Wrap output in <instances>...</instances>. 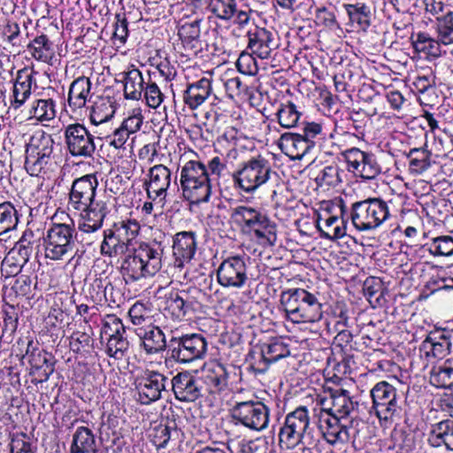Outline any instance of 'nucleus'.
I'll use <instances>...</instances> for the list:
<instances>
[{"label": "nucleus", "instance_id": "1", "mask_svg": "<svg viewBox=\"0 0 453 453\" xmlns=\"http://www.w3.org/2000/svg\"><path fill=\"white\" fill-rule=\"evenodd\" d=\"M319 441V434L311 424L309 411L299 406L288 412L279 431V443L281 449H293L302 446L303 452L311 453V449Z\"/></svg>", "mask_w": 453, "mask_h": 453}, {"label": "nucleus", "instance_id": "2", "mask_svg": "<svg viewBox=\"0 0 453 453\" xmlns=\"http://www.w3.org/2000/svg\"><path fill=\"white\" fill-rule=\"evenodd\" d=\"M230 219L242 234L256 239L263 246L272 247L277 242V226L262 210L250 205L232 209Z\"/></svg>", "mask_w": 453, "mask_h": 453}, {"label": "nucleus", "instance_id": "3", "mask_svg": "<svg viewBox=\"0 0 453 453\" xmlns=\"http://www.w3.org/2000/svg\"><path fill=\"white\" fill-rule=\"evenodd\" d=\"M280 301L286 319L293 323H315L323 317L322 303L317 295L304 288L282 291Z\"/></svg>", "mask_w": 453, "mask_h": 453}, {"label": "nucleus", "instance_id": "4", "mask_svg": "<svg viewBox=\"0 0 453 453\" xmlns=\"http://www.w3.org/2000/svg\"><path fill=\"white\" fill-rule=\"evenodd\" d=\"M162 267V250L157 243H141L124 258L121 273L127 283L154 276Z\"/></svg>", "mask_w": 453, "mask_h": 453}, {"label": "nucleus", "instance_id": "5", "mask_svg": "<svg viewBox=\"0 0 453 453\" xmlns=\"http://www.w3.org/2000/svg\"><path fill=\"white\" fill-rule=\"evenodd\" d=\"M180 183L183 197L193 204L207 203L211 196V179L206 165L190 160L180 170Z\"/></svg>", "mask_w": 453, "mask_h": 453}, {"label": "nucleus", "instance_id": "6", "mask_svg": "<svg viewBox=\"0 0 453 453\" xmlns=\"http://www.w3.org/2000/svg\"><path fill=\"white\" fill-rule=\"evenodd\" d=\"M372 406L370 413H373L380 425L388 426L397 423L403 413L401 395L396 388L388 381L377 382L370 390Z\"/></svg>", "mask_w": 453, "mask_h": 453}, {"label": "nucleus", "instance_id": "7", "mask_svg": "<svg viewBox=\"0 0 453 453\" xmlns=\"http://www.w3.org/2000/svg\"><path fill=\"white\" fill-rule=\"evenodd\" d=\"M391 201L380 197L367 198L352 203L350 219L360 232L373 231L392 218L389 207Z\"/></svg>", "mask_w": 453, "mask_h": 453}, {"label": "nucleus", "instance_id": "8", "mask_svg": "<svg viewBox=\"0 0 453 453\" xmlns=\"http://www.w3.org/2000/svg\"><path fill=\"white\" fill-rule=\"evenodd\" d=\"M55 142L51 135L35 132L26 146L25 168L31 176H44L55 165L53 151Z\"/></svg>", "mask_w": 453, "mask_h": 453}, {"label": "nucleus", "instance_id": "9", "mask_svg": "<svg viewBox=\"0 0 453 453\" xmlns=\"http://www.w3.org/2000/svg\"><path fill=\"white\" fill-rule=\"evenodd\" d=\"M76 246V229L73 224L53 223L42 237L44 257L50 261H64Z\"/></svg>", "mask_w": 453, "mask_h": 453}, {"label": "nucleus", "instance_id": "10", "mask_svg": "<svg viewBox=\"0 0 453 453\" xmlns=\"http://www.w3.org/2000/svg\"><path fill=\"white\" fill-rule=\"evenodd\" d=\"M270 415L269 406L258 400L236 401L230 409L235 425L254 432H262L268 427Z\"/></svg>", "mask_w": 453, "mask_h": 453}, {"label": "nucleus", "instance_id": "11", "mask_svg": "<svg viewBox=\"0 0 453 453\" xmlns=\"http://www.w3.org/2000/svg\"><path fill=\"white\" fill-rule=\"evenodd\" d=\"M207 347L206 339L200 334L173 335L167 353L175 362L188 364L204 357Z\"/></svg>", "mask_w": 453, "mask_h": 453}, {"label": "nucleus", "instance_id": "12", "mask_svg": "<svg viewBox=\"0 0 453 453\" xmlns=\"http://www.w3.org/2000/svg\"><path fill=\"white\" fill-rule=\"evenodd\" d=\"M277 177L270 162L258 156L244 162L242 166L234 174V179L245 192H253L265 184L272 177Z\"/></svg>", "mask_w": 453, "mask_h": 453}, {"label": "nucleus", "instance_id": "13", "mask_svg": "<svg viewBox=\"0 0 453 453\" xmlns=\"http://www.w3.org/2000/svg\"><path fill=\"white\" fill-rule=\"evenodd\" d=\"M245 255L229 256L223 259L217 269V280L220 286L227 288L240 289L248 280L247 261Z\"/></svg>", "mask_w": 453, "mask_h": 453}, {"label": "nucleus", "instance_id": "14", "mask_svg": "<svg viewBox=\"0 0 453 453\" xmlns=\"http://www.w3.org/2000/svg\"><path fill=\"white\" fill-rule=\"evenodd\" d=\"M319 434L331 445L344 443L355 437L356 430L348 424L343 423L342 418L329 414L328 412L315 410Z\"/></svg>", "mask_w": 453, "mask_h": 453}, {"label": "nucleus", "instance_id": "15", "mask_svg": "<svg viewBox=\"0 0 453 453\" xmlns=\"http://www.w3.org/2000/svg\"><path fill=\"white\" fill-rule=\"evenodd\" d=\"M290 350L287 344L280 341H273L252 349L249 354L250 368L256 374L265 373L273 363L289 356Z\"/></svg>", "mask_w": 453, "mask_h": 453}, {"label": "nucleus", "instance_id": "16", "mask_svg": "<svg viewBox=\"0 0 453 453\" xmlns=\"http://www.w3.org/2000/svg\"><path fill=\"white\" fill-rule=\"evenodd\" d=\"M335 210L340 214L342 213V206L334 205L331 202H324L321 203L319 211L317 214L316 226L320 232V236L325 239H340L346 234L344 220L334 213Z\"/></svg>", "mask_w": 453, "mask_h": 453}, {"label": "nucleus", "instance_id": "17", "mask_svg": "<svg viewBox=\"0 0 453 453\" xmlns=\"http://www.w3.org/2000/svg\"><path fill=\"white\" fill-rule=\"evenodd\" d=\"M168 378L157 371L145 370L135 380V388L139 401L142 404H150L162 397L168 384Z\"/></svg>", "mask_w": 453, "mask_h": 453}, {"label": "nucleus", "instance_id": "18", "mask_svg": "<svg viewBox=\"0 0 453 453\" xmlns=\"http://www.w3.org/2000/svg\"><path fill=\"white\" fill-rule=\"evenodd\" d=\"M316 403L320 407L319 410L344 419L357 406V403L353 401L349 392L342 388L333 389L328 395H319Z\"/></svg>", "mask_w": 453, "mask_h": 453}, {"label": "nucleus", "instance_id": "19", "mask_svg": "<svg viewBox=\"0 0 453 453\" xmlns=\"http://www.w3.org/2000/svg\"><path fill=\"white\" fill-rule=\"evenodd\" d=\"M342 156L348 165V170L363 179H374L380 173V166L371 153L354 147L344 150Z\"/></svg>", "mask_w": 453, "mask_h": 453}, {"label": "nucleus", "instance_id": "20", "mask_svg": "<svg viewBox=\"0 0 453 453\" xmlns=\"http://www.w3.org/2000/svg\"><path fill=\"white\" fill-rule=\"evenodd\" d=\"M33 231L26 230L3 260L2 265L5 268L7 274H18L29 261L33 252Z\"/></svg>", "mask_w": 453, "mask_h": 453}, {"label": "nucleus", "instance_id": "21", "mask_svg": "<svg viewBox=\"0 0 453 453\" xmlns=\"http://www.w3.org/2000/svg\"><path fill=\"white\" fill-rule=\"evenodd\" d=\"M97 187L96 174L89 173L75 179L69 193V205L74 210H84L96 202L95 198Z\"/></svg>", "mask_w": 453, "mask_h": 453}, {"label": "nucleus", "instance_id": "22", "mask_svg": "<svg viewBox=\"0 0 453 453\" xmlns=\"http://www.w3.org/2000/svg\"><path fill=\"white\" fill-rule=\"evenodd\" d=\"M68 151L73 157H90L95 152L94 136L80 124L69 125L65 132Z\"/></svg>", "mask_w": 453, "mask_h": 453}, {"label": "nucleus", "instance_id": "23", "mask_svg": "<svg viewBox=\"0 0 453 453\" xmlns=\"http://www.w3.org/2000/svg\"><path fill=\"white\" fill-rule=\"evenodd\" d=\"M453 329L436 328L429 333L420 345V351L427 358L442 359L452 348Z\"/></svg>", "mask_w": 453, "mask_h": 453}, {"label": "nucleus", "instance_id": "24", "mask_svg": "<svg viewBox=\"0 0 453 453\" xmlns=\"http://www.w3.org/2000/svg\"><path fill=\"white\" fill-rule=\"evenodd\" d=\"M171 386L175 398L180 402H195L203 395L200 378L187 371L173 376Z\"/></svg>", "mask_w": 453, "mask_h": 453}, {"label": "nucleus", "instance_id": "25", "mask_svg": "<svg viewBox=\"0 0 453 453\" xmlns=\"http://www.w3.org/2000/svg\"><path fill=\"white\" fill-rule=\"evenodd\" d=\"M79 211L81 213L78 229L81 234H95L102 228L104 219L111 212L110 202L96 200L84 210Z\"/></svg>", "mask_w": 453, "mask_h": 453}, {"label": "nucleus", "instance_id": "26", "mask_svg": "<svg viewBox=\"0 0 453 453\" xmlns=\"http://www.w3.org/2000/svg\"><path fill=\"white\" fill-rule=\"evenodd\" d=\"M201 372V385L209 394H219L227 388L229 372L224 365L216 361L206 363Z\"/></svg>", "mask_w": 453, "mask_h": 453}, {"label": "nucleus", "instance_id": "27", "mask_svg": "<svg viewBox=\"0 0 453 453\" xmlns=\"http://www.w3.org/2000/svg\"><path fill=\"white\" fill-rule=\"evenodd\" d=\"M172 181V173L163 165H156L150 169L149 180L145 182L148 197L153 201L159 199L162 203Z\"/></svg>", "mask_w": 453, "mask_h": 453}, {"label": "nucleus", "instance_id": "28", "mask_svg": "<svg viewBox=\"0 0 453 453\" xmlns=\"http://www.w3.org/2000/svg\"><path fill=\"white\" fill-rule=\"evenodd\" d=\"M197 249L196 234L192 231H182L174 234L173 240V255L174 265L183 268L191 262Z\"/></svg>", "mask_w": 453, "mask_h": 453}, {"label": "nucleus", "instance_id": "29", "mask_svg": "<svg viewBox=\"0 0 453 453\" xmlns=\"http://www.w3.org/2000/svg\"><path fill=\"white\" fill-rule=\"evenodd\" d=\"M247 36L248 49L261 59L270 58L272 51L277 48L274 34L265 27H254L248 31Z\"/></svg>", "mask_w": 453, "mask_h": 453}, {"label": "nucleus", "instance_id": "30", "mask_svg": "<svg viewBox=\"0 0 453 453\" xmlns=\"http://www.w3.org/2000/svg\"><path fill=\"white\" fill-rule=\"evenodd\" d=\"M90 88V80L85 76L79 77L72 82L68 93V104L72 111L86 107L90 110V113H96V103L91 102V97L88 100Z\"/></svg>", "mask_w": 453, "mask_h": 453}, {"label": "nucleus", "instance_id": "31", "mask_svg": "<svg viewBox=\"0 0 453 453\" xmlns=\"http://www.w3.org/2000/svg\"><path fill=\"white\" fill-rule=\"evenodd\" d=\"M143 350L150 355L165 350L168 345L164 332L159 326L152 324L136 329Z\"/></svg>", "mask_w": 453, "mask_h": 453}, {"label": "nucleus", "instance_id": "32", "mask_svg": "<svg viewBox=\"0 0 453 453\" xmlns=\"http://www.w3.org/2000/svg\"><path fill=\"white\" fill-rule=\"evenodd\" d=\"M279 147L286 156L296 160L303 158L314 147V142L301 134L285 133L279 140Z\"/></svg>", "mask_w": 453, "mask_h": 453}, {"label": "nucleus", "instance_id": "33", "mask_svg": "<svg viewBox=\"0 0 453 453\" xmlns=\"http://www.w3.org/2000/svg\"><path fill=\"white\" fill-rule=\"evenodd\" d=\"M427 441L434 448L444 447L453 450V420L444 419L431 425Z\"/></svg>", "mask_w": 453, "mask_h": 453}, {"label": "nucleus", "instance_id": "34", "mask_svg": "<svg viewBox=\"0 0 453 453\" xmlns=\"http://www.w3.org/2000/svg\"><path fill=\"white\" fill-rule=\"evenodd\" d=\"M196 304V302L188 299L187 292L173 291L166 296L165 316L171 315L173 319H180L189 310H195Z\"/></svg>", "mask_w": 453, "mask_h": 453}, {"label": "nucleus", "instance_id": "35", "mask_svg": "<svg viewBox=\"0 0 453 453\" xmlns=\"http://www.w3.org/2000/svg\"><path fill=\"white\" fill-rule=\"evenodd\" d=\"M124 86V95L127 99L139 100L144 90V80L142 73L134 66L119 74Z\"/></svg>", "mask_w": 453, "mask_h": 453}, {"label": "nucleus", "instance_id": "36", "mask_svg": "<svg viewBox=\"0 0 453 453\" xmlns=\"http://www.w3.org/2000/svg\"><path fill=\"white\" fill-rule=\"evenodd\" d=\"M201 19L190 22H185L179 27L178 35L182 46L188 51L196 54L200 48V24Z\"/></svg>", "mask_w": 453, "mask_h": 453}, {"label": "nucleus", "instance_id": "37", "mask_svg": "<svg viewBox=\"0 0 453 453\" xmlns=\"http://www.w3.org/2000/svg\"><path fill=\"white\" fill-rule=\"evenodd\" d=\"M211 90V80L203 77L188 86L184 101L191 110H195L209 97Z\"/></svg>", "mask_w": 453, "mask_h": 453}, {"label": "nucleus", "instance_id": "38", "mask_svg": "<svg viewBox=\"0 0 453 453\" xmlns=\"http://www.w3.org/2000/svg\"><path fill=\"white\" fill-rule=\"evenodd\" d=\"M33 71L23 68L18 71L13 85L14 107L18 108L24 104L31 94L32 83L35 81Z\"/></svg>", "mask_w": 453, "mask_h": 453}, {"label": "nucleus", "instance_id": "39", "mask_svg": "<svg viewBox=\"0 0 453 453\" xmlns=\"http://www.w3.org/2000/svg\"><path fill=\"white\" fill-rule=\"evenodd\" d=\"M72 453H96V441L92 431L85 426L76 429L72 443Z\"/></svg>", "mask_w": 453, "mask_h": 453}, {"label": "nucleus", "instance_id": "40", "mask_svg": "<svg viewBox=\"0 0 453 453\" xmlns=\"http://www.w3.org/2000/svg\"><path fill=\"white\" fill-rule=\"evenodd\" d=\"M346 12L352 25L362 31H366L371 26V8L363 3L345 4Z\"/></svg>", "mask_w": 453, "mask_h": 453}, {"label": "nucleus", "instance_id": "41", "mask_svg": "<svg viewBox=\"0 0 453 453\" xmlns=\"http://www.w3.org/2000/svg\"><path fill=\"white\" fill-rule=\"evenodd\" d=\"M343 171L336 165H330L323 167L316 175L314 180L319 188L328 190L339 186L342 180Z\"/></svg>", "mask_w": 453, "mask_h": 453}, {"label": "nucleus", "instance_id": "42", "mask_svg": "<svg viewBox=\"0 0 453 453\" xmlns=\"http://www.w3.org/2000/svg\"><path fill=\"white\" fill-rule=\"evenodd\" d=\"M101 254L110 257L122 255L127 251V247L117 237L115 231L111 227L104 231V240L101 243Z\"/></svg>", "mask_w": 453, "mask_h": 453}, {"label": "nucleus", "instance_id": "43", "mask_svg": "<svg viewBox=\"0 0 453 453\" xmlns=\"http://www.w3.org/2000/svg\"><path fill=\"white\" fill-rule=\"evenodd\" d=\"M19 213L12 203L0 202V235L17 228Z\"/></svg>", "mask_w": 453, "mask_h": 453}, {"label": "nucleus", "instance_id": "44", "mask_svg": "<svg viewBox=\"0 0 453 453\" xmlns=\"http://www.w3.org/2000/svg\"><path fill=\"white\" fill-rule=\"evenodd\" d=\"M111 228L115 231L124 244L129 249L133 240H134L140 232V224L134 219H127L116 222Z\"/></svg>", "mask_w": 453, "mask_h": 453}, {"label": "nucleus", "instance_id": "45", "mask_svg": "<svg viewBox=\"0 0 453 453\" xmlns=\"http://www.w3.org/2000/svg\"><path fill=\"white\" fill-rule=\"evenodd\" d=\"M440 44H441V42L439 41L438 37L434 39L426 33H418L415 38L412 36V45L414 49L418 52H424L433 57L441 55Z\"/></svg>", "mask_w": 453, "mask_h": 453}, {"label": "nucleus", "instance_id": "46", "mask_svg": "<svg viewBox=\"0 0 453 453\" xmlns=\"http://www.w3.org/2000/svg\"><path fill=\"white\" fill-rule=\"evenodd\" d=\"M435 31L439 41L443 45L453 44V11L438 17L435 20Z\"/></svg>", "mask_w": 453, "mask_h": 453}, {"label": "nucleus", "instance_id": "47", "mask_svg": "<svg viewBox=\"0 0 453 453\" xmlns=\"http://www.w3.org/2000/svg\"><path fill=\"white\" fill-rule=\"evenodd\" d=\"M384 288L377 278H368L364 282V293L372 307L382 306L385 303Z\"/></svg>", "mask_w": 453, "mask_h": 453}, {"label": "nucleus", "instance_id": "48", "mask_svg": "<svg viewBox=\"0 0 453 453\" xmlns=\"http://www.w3.org/2000/svg\"><path fill=\"white\" fill-rule=\"evenodd\" d=\"M109 289H113L109 280L106 277L103 278L102 276L96 275L88 285V293L94 302L101 303L104 300L107 302V293Z\"/></svg>", "mask_w": 453, "mask_h": 453}, {"label": "nucleus", "instance_id": "49", "mask_svg": "<svg viewBox=\"0 0 453 453\" xmlns=\"http://www.w3.org/2000/svg\"><path fill=\"white\" fill-rule=\"evenodd\" d=\"M426 245L433 256L450 257L453 255V237L450 235L437 236Z\"/></svg>", "mask_w": 453, "mask_h": 453}, {"label": "nucleus", "instance_id": "50", "mask_svg": "<svg viewBox=\"0 0 453 453\" xmlns=\"http://www.w3.org/2000/svg\"><path fill=\"white\" fill-rule=\"evenodd\" d=\"M429 380L436 388L453 387V374L442 363L432 367Z\"/></svg>", "mask_w": 453, "mask_h": 453}, {"label": "nucleus", "instance_id": "51", "mask_svg": "<svg viewBox=\"0 0 453 453\" xmlns=\"http://www.w3.org/2000/svg\"><path fill=\"white\" fill-rule=\"evenodd\" d=\"M129 348V342L127 341L125 334L117 335V337L108 338L105 352L106 354L115 358L116 360L122 359Z\"/></svg>", "mask_w": 453, "mask_h": 453}, {"label": "nucleus", "instance_id": "52", "mask_svg": "<svg viewBox=\"0 0 453 453\" xmlns=\"http://www.w3.org/2000/svg\"><path fill=\"white\" fill-rule=\"evenodd\" d=\"M410 159V166L418 173L427 170L430 166V152L425 149H411L407 154Z\"/></svg>", "mask_w": 453, "mask_h": 453}, {"label": "nucleus", "instance_id": "53", "mask_svg": "<svg viewBox=\"0 0 453 453\" xmlns=\"http://www.w3.org/2000/svg\"><path fill=\"white\" fill-rule=\"evenodd\" d=\"M27 49L33 58L39 61L47 62L49 59L48 52L51 50V43L47 35H42L35 37L27 45Z\"/></svg>", "mask_w": 453, "mask_h": 453}, {"label": "nucleus", "instance_id": "54", "mask_svg": "<svg viewBox=\"0 0 453 453\" xmlns=\"http://www.w3.org/2000/svg\"><path fill=\"white\" fill-rule=\"evenodd\" d=\"M102 338L117 337V335L126 334V328L119 318L115 315H108L104 319L101 330Z\"/></svg>", "mask_w": 453, "mask_h": 453}, {"label": "nucleus", "instance_id": "55", "mask_svg": "<svg viewBox=\"0 0 453 453\" xmlns=\"http://www.w3.org/2000/svg\"><path fill=\"white\" fill-rule=\"evenodd\" d=\"M150 312V309L146 307L144 303L136 302L129 309L128 315L134 325H144L147 326L152 324Z\"/></svg>", "mask_w": 453, "mask_h": 453}, {"label": "nucleus", "instance_id": "56", "mask_svg": "<svg viewBox=\"0 0 453 453\" xmlns=\"http://www.w3.org/2000/svg\"><path fill=\"white\" fill-rule=\"evenodd\" d=\"M91 344V335L85 331H74L69 337L70 349L77 354L88 351Z\"/></svg>", "mask_w": 453, "mask_h": 453}, {"label": "nucleus", "instance_id": "57", "mask_svg": "<svg viewBox=\"0 0 453 453\" xmlns=\"http://www.w3.org/2000/svg\"><path fill=\"white\" fill-rule=\"evenodd\" d=\"M211 10L219 19L228 20L236 12V3L235 0H212Z\"/></svg>", "mask_w": 453, "mask_h": 453}, {"label": "nucleus", "instance_id": "58", "mask_svg": "<svg viewBox=\"0 0 453 453\" xmlns=\"http://www.w3.org/2000/svg\"><path fill=\"white\" fill-rule=\"evenodd\" d=\"M26 356L28 357V362L34 368H42V366L52 363L48 357L49 354L45 351H41L34 343L33 340L28 341Z\"/></svg>", "mask_w": 453, "mask_h": 453}, {"label": "nucleus", "instance_id": "59", "mask_svg": "<svg viewBox=\"0 0 453 453\" xmlns=\"http://www.w3.org/2000/svg\"><path fill=\"white\" fill-rule=\"evenodd\" d=\"M434 80L427 76H418L413 81V88L419 94L418 101L420 104L432 106V104L427 102L426 95L430 92L434 93Z\"/></svg>", "mask_w": 453, "mask_h": 453}, {"label": "nucleus", "instance_id": "60", "mask_svg": "<svg viewBox=\"0 0 453 453\" xmlns=\"http://www.w3.org/2000/svg\"><path fill=\"white\" fill-rule=\"evenodd\" d=\"M417 4L420 7H424L426 12L434 16L435 19L438 17L443 16L447 11L451 10L440 0H417Z\"/></svg>", "mask_w": 453, "mask_h": 453}, {"label": "nucleus", "instance_id": "61", "mask_svg": "<svg viewBox=\"0 0 453 453\" xmlns=\"http://www.w3.org/2000/svg\"><path fill=\"white\" fill-rule=\"evenodd\" d=\"M254 54L242 52L236 61V67L238 71L243 74L254 75L257 72V66Z\"/></svg>", "mask_w": 453, "mask_h": 453}, {"label": "nucleus", "instance_id": "62", "mask_svg": "<svg viewBox=\"0 0 453 453\" xmlns=\"http://www.w3.org/2000/svg\"><path fill=\"white\" fill-rule=\"evenodd\" d=\"M152 441L157 449H165L171 438V429L165 425H158L153 428Z\"/></svg>", "mask_w": 453, "mask_h": 453}, {"label": "nucleus", "instance_id": "63", "mask_svg": "<svg viewBox=\"0 0 453 453\" xmlns=\"http://www.w3.org/2000/svg\"><path fill=\"white\" fill-rule=\"evenodd\" d=\"M449 282L453 283V279L445 278L443 276H440L439 274H435L429 278L425 287L430 294H434L440 290L453 288V287L449 285Z\"/></svg>", "mask_w": 453, "mask_h": 453}, {"label": "nucleus", "instance_id": "64", "mask_svg": "<svg viewBox=\"0 0 453 453\" xmlns=\"http://www.w3.org/2000/svg\"><path fill=\"white\" fill-rule=\"evenodd\" d=\"M208 169V176L211 179V184L219 181V177L226 169V165L219 157H212L206 165Z\"/></svg>", "mask_w": 453, "mask_h": 453}]
</instances>
